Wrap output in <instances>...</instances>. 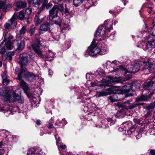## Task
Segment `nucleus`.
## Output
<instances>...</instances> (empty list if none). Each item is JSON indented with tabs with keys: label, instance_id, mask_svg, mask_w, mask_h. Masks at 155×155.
Segmentation results:
<instances>
[{
	"label": "nucleus",
	"instance_id": "nucleus-1",
	"mask_svg": "<svg viewBox=\"0 0 155 155\" xmlns=\"http://www.w3.org/2000/svg\"><path fill=\"white\" fill-rule=\"evenodd\" d=\"M19 63L20 65L21 71L18 75L17 79L20 80L21 86L22 88L25 93L29 98L32 97V94L30 93V89L27 84L23 80H22V74L26 70L25 67L27 66L29 63L27 54L24 53L20 54L19 56Z\"/></svg>",
	"mask_w": 155,
	"mask_h": 155
},
{
	"label": "nucleus",
	"instance_id": "nucleus-2",
	"mask_svg": "<svg viewBox=\"0 0 155 155\" xmlns=\"http://www.w3.org/2000/svg\"><path fill=\"white\" fill-rule=\"evenodd\" d=\"M35 40L33 44L32 45V47L36 54L38 56L43 59L49 58H52L54 57V54L51 51L47 52L46 54L43 55L42 54V51L41 48V41L39 38V35L38 34L35 35Z\"/></svg>",
	"mask_w": 155,
	"mask_h": 155
},
{
	"label": "nucleus",
	"instance_id": "nucleus-3",
	"mask_svg": "<svg viewBox=\"0 0 155 155\" xmlns=\"http://www.w3.org/2000/svg\"><path fill=\"white\" fill-rule=\"evenodd\" d=\"M100 51V48L97 47L95 42L93 40L84 55L86 57H87L88 55L91 56H96L99 54Z\"/></svg>",
	"mask_w": 155,
	"mask_h": 155
},
{
	"label": "nucleus",
	"instance_id": "nucleus-4",
	"mask_svg": "<svg viewBox=\"0 0 155 155\" xmlns=\"http://www.w3.org/2000/svg\"><path fill=\"white\" fill-rule=\"evenodd\" d=\"M136 126L134 125H132V123L130 121L123 123L120 125V130L123 129V130H127V132L128 134L131 135L134 132Z\"/></svg>",
	"mask_w": 155,
	"mask_h": 155
},
{
	"label": "nucleus",
	"instance_id": "nucleus-5",
	"mask_svg": "<svg viewBox=\"0 0 155 155\" xmlns=\"http://www.w3.org/2000/svg\"><path fill=\"white\" fill-rule=\"evenodd\" d=\"M54 11H56L58 13V10L61 12V13L65 14H68L69 12V10L67 6V5H65L64 7L63 6V4L55 5L51 8Z\"/></svg>",
	"mask_w": 155,
	"mask_h": 155
},
{
	"label": "nucleus",
	"instance_id": "nucleus-6",
	"mask_svg": "<svg viewBox=\"0 0 155 155\" xmlns=\"http://www.w3.org/2000/svg\"><path fill=\"white\" fill-rule=\"evenodd\" d=\"M13 93L10 91L8 88L4 87L0 88V95L4 96L6 101H8V99L12 96Z\"/></svg>",
	"mask_w": 155,
	"mask_h": 155
},
{
	"label": "nucleus",
	"instance_id": "nucleus-7",
	"mask_svg": "<svg viewBox=\"0 0 155 155\" xmlns=\"http://www.w3.org/2000/svg\"><path fill=\"white\" fill-rule=\"evenodd\" d=\"M95 74L97 76V77L99 79H98L96 80L99 82H102L105 83L107 82V80L106 79H104L102 77H104L105 74L104 71L101 68H99L97 71L95 72Z\"/></svg>",
	"mask_w": 155,
	"mask_h": 155
},
{
	"label": "nucleus",
	"instance_id": "nucleus-8",
	"mask_svg": "<svg viewBox=\"0 0 155 155\" xmlns=\"http://www.w3.org/2000/svg\"><path fill=\"white\" fill-rule=\"evenodd\" d=\"M105 28L103 25L100 26L95 34V36L96 37L102 36L103 39H104L107 36L105 32Z\"/></svg>",
	"mask_w": 155,
	"mask_h": 155
},
{
	"label": "nucleus",
	"instance_id": "nucleus-9",
	"mask_svg": "<svg viewBox=\"0 0 155 155\" xmlns=\"http://www.w3.org/2000/svg\"><path fill=\"white\" fill-rule=\"evenodd\" d=\"M53 24L50 22H45L40 25L39 28V34H43L45 32L50 30V27Z\"/></svg>",
	"mask_w": 155,
	"mask_h": 155
},
{
	"label": "nucleus",
	"instance_id": "nucleus-10",
	"mask_svg": "<svg viewBox=\"0 0 155 155\" xmlns=\"http://www.w3.org/2000/svg\"><path fill=\"white\" fill-rule=\"evenodd\" d=\"M115 69L116 71H119L121 72L123 74H126V80H129L131 78V75L130 74L131 73H130L129 71H128L126 68L123 67L122 66H120L118 68H116Z\"/></svg>",
	"mask_w": 155,
	"mask_h": 155
},
{
	"label": "nucleus",
	"instance_id": "nucleus-11",
	"mask_svg": "<svg viewBox=\"0 0 155 155\" xmlns=\"http://www.w3.org/2000/svg\"><path fill=\"white\" fill-rule=\"evenodd\" d=\"M8 100L10 103L16 101L21 104L23 102V99L18 94H16L14 93H13L12 96L10 98L9 97Z\"/></svg>",
	"mask_w": 155,
	"mask_h": 155
},
{
	"label": "nucleus",
	"instance_id": "nucleus-12",
	"mask_svg": "<svg viewBox=\"0 0 155 155\" xmlns=\"http://www.w3.org/2000/svg\"><path fill=\"white\" fill-rule=\"evenodd\" d=\"M140 68L139 63L131 62L130 67L129 68V72L130 73H134L138 71Z\"/></svg>",
	"mask_w": 155,
	"mask_h": 155
},
{
	"label": "nucleus",
	"instance_id": "nucleus-13",
	"mask_svg": "<svg viewBox=\"0 0 155 155\" xmlns=\"http://www.w3.org/2000/svg\"><path fill=\"white\" fill-rule=\"evenodd\" d=\"M155 47V41L153 39L149 41L146 44L143 45L142 48L144 50L147 51V50H151L152 48Z\"/></svg>",
	"mask_w": 155,
	"mask_h": 155
},
{
	"label": "nucleus",
	"instance_id": "nucleus-14",
	"mask_svg": "<svg viewBox=\"0 0 155 155\" xmlns=\"http://www.w3.org/2000/svg\"><path fill=\"white\" fill-rule=\"evenodd\" d=\"M105 90L107 92L103 91L100 92L98 95V97H102L110 94L116 93L114 92L115 90L113 87H109L108 88H106Z\"/></svg>",
	"mask_w": 155,
	"mask_h": 155
},
{
	"label": "nucleus",
	"instance_id": "nucleus-15",
	"mask_svg": "<svg viewBox=\"0 0 155 155\" xmlns=\"http://www.w3.org/2000/svg\"><path fill=\"white\" fill-rule=\"evenodd\" d=\"M24 77L26 80L32 82L36 79V76L33 73L29 72L25 73L24 74Z\"/></svg>",
	"mask_w": 155,
	"mask_h": 155
},
{
	"label": "nucleus",
	"instance_id": "nucleus-16",
	"mask_svg": "<svg viewBox=\"0 0 155 155\" xmlns=\"http://www.w3.org/2000/svg\"><path fill=\"white\" fill-rule=\"evenodd\" d=\"M107 78L108 79L107 80V82L108 81L110 83L113 84L115 83H119L121 82V81L119 78L116 77H113L112 76L109 75L107 76Z\"/></svg>",
	"mask_w": 155,
	"mask_h": 155
},
{
	"label": "nucleus",
	"instance_id": "nucleus-17",
	"mask_svg": "<svg viewBox=\"0 0 155 155\" xmlns=\"http://www.w3.org/2000/svg\"><path fill=\"white\" fill-rule=\"evenodd\" d=\"M9 21L10 22V23H6L4 25V26L6 30L8 29L11 25L15 27L17 25V23L15 21V18H14L13 17H12Z\"/></svg>",
	"mask_w": 155,
	"mask_h": 155
},
{
	"label": "nucleus",
	"instance_id": "nucleus-18",
	"mask_svg": "<svg viewBox=\"0 0 155 155\" xmlns=\"http://www.w3.org/2000/svg\"><path fill=\"white\" fill-rule=\"evenodd\" d=\"M152 95V94H150L148 96L142 95L140 97H137L135 101L137 102L147 101L148 99H149L151 97Z\"/></svg>",
	"mask_w": 155,
	"mask_h": 155
},
{
	"label": "nucleus",
	"instance_id": "nucleus-19",
	"mask_svg": "<svg viewBox=\"0 0 155 155\" xmlns=\"http://www.w3.org/2000/svg\"><path fill=\"white\" fill-rule=\"evenodd\" d=\"M6 0H0V8L3 10H8L11 8L10 5L6 4L5 1Z\"/></svg>",
	"mask_w": 155,
	"mask_h": 155
},
{
	"label": "nucleus",
	"instance_id": "nucleus-20",
	"mask_svg": "<svg viewBox=\"0 0 155 155\" xmlns=\"http://www.w3.org/2000/svg\"><path fill=\"white\" fill-rule=\"evenodd\" d=\"M104 25L107 28L109 32H110L112 29L113 22L112 19H108L105 21L104 22Z\"/></svg>",
	"mask_w": 155,
	"mask_h": 155
},
{
	"label": "nucleus",
	"instance_id": "nucleus-21",
	"mask_svg": "<svg viewBox=\"0 0 155 155\" xmlns=\"http://www.w3.org/2000/svg\"><path fill=\"white\" fill-rule=\"evenodd\" d=\"M131 84V90L133 91H135L136 90L140 88V83L137 81H134Z\"/></svg>",
	"mask_w": 155,
	"mask_h": 155
},
{
	"label": "nucleus",
	"instance_id": "nucleus-22",
	"mask_svg": "<svg viewBox=\"0 0 155 155\" xmlns=\"http://www.w3.org/2000/svg\"><path fill=\"white\" fill-rule=\"evenodd\" d=\"M25 45V42L24 40L17 41V50L20 51H21L24 48Z\"/></svg>",
	"mask_w": 155,
	"mask_h": 155
},
{
	"label": "nucleus",
	"instance_id": "nucleus-23",
	"mask_svg": "<svg viewBox=\"0 0 155 155\" xmlns=\"http://www.w3.org/2000/svg\"><path fill=\"white\" fill-rule=\"evenodd\" d=\"M49 13L50 15L49 16V19L50 20H52L54 18L58 16V14L56 11H54L52 9L49 11Z\"/></svg>",
	"mask_w": 155,
	"mask_h": 155
},
{
	"label": "nucleus",
	"instance_id": "nucleus-24",
	"mask_svg": "<svg viewBox=\"0 0 155 155\" xmlns=\"http://www.w3.org/2000/svg\"><path fill=\"white\" fill-rule=\"evenodd\" d=\"M27 5L26 2L19 1L16 3L17 7L19 8H25Z\"/></svg>",
	"mask_w": 155,
	"mask_h": 155
},
{
	"label": "nucleus",
	"instance_id": "nucleus-25",
	"mask_svg": "<svg viewBox=\"0 0 155 155\" xmlns=\"http://www.w3.org/2000/svg\"><path fill=\"white\" fill-rule=\"evenodd\" d=\"M100 51L99 52V54L100 55H104L107 54L108 51V49L107 48V46L104 45H102V46L100 49Z\"/></svg>",
	"mask_w": 155,
	"mask_h": 155
},
{
	"label": "nucleus",
	"instance_id": "nucleus-26",
	"mask_svg": "<svg viewBox=\"0 0 155 155\" xmlns=\"http://www.w3.org/2000/svg\"><path fill=\"white\" fill-rule=\"evenodd\" d=\"M105 121H106V122H107L108 124H109L110 125L114 124V122H112L111 121H108V120L107 119L103 120L101 122V124H100L98 125L97 124H96V127H102V125H104L105 126H106V124L104 123V122Z\"/></svg>",
	"mask_w": 155,
	"mask_h": 155
},
{
	"label": "nucleus",
	"instance_id": "nucleus-27",
	"mask_svg": "<svg viewBox=\"0 0 155 155\" xmlns=\"http://www.w3.org/2000/svg\"><path fill=\"white\" fill-rule=\"evenodd\" d=\"M153 84V82L152 81L145 82L143 84L144 88L145 89L148 90L152 87Z\"/></svg>",
	"mask_w": 155,
	"mask_h": 155
},
{
	"label": "nucleus",
	"instance_id": "nucleus-28",
	"mask_svg": "<svg viewBox=\"0 0 155 155\" xmlns=\"http://www.w3.org/2000/svg\"><path fill=\"white\" fill-rule=\"evenodd\" d=\"M122 90L125 93H128L131 90V84H127L122 87Z\"/></svg>",
	"mask_w": 155,
	"mask_h": 155
},
{
	"label": "nucleus",
	"instance_id": "nucleus-29",
	"mask_svg": "<svg viewBox=\"0 0 155 155\" xmlns=\"http://www.w3.org/2000/svg\"><path fill=\"white\" fill-rule=\"evenodd\" d=\"M4 41H5V40H7V41H11L13 42L14 41L13 40V36L12 35H11L7 33L6 34L5 37Z\"/></svg>",
	"mask_w": 155,
	"mask_h": 155
},
{
	"label": "nucleus",
	"instance_id": "nucleus-30",
	"mask_svg": "<svg viewBox=\"0 0 155 155\" xmlns=\"http://www.w3.org/2000/svg\"><path fill=\"white\" fill-rule=\"evenodd\" d=\"M153 64H150L149 63H146L144 65L143 67V70H148V71L150 72V70L152 68Z\"/></svg>",
	"mask_w": 155,
	"mask_h": 155
},
{
	"label": "nucleus",
	"instance_id": "nucleus-31",
	"mask_svg": "<svg viewBox=\"0 0 155 155\" xmlns=\"http://www.w3.org/2000/svg\"><path fill=\"white\" fill-rule=\"evenodd\" d=\"M6 47L8 50L12 49L14 47L13 42L9 41H7L6 45Z\"/></svg>",
	"mask_w": 155,
	"mask_h": 155
},
{
	"label": "nucleus",
	"instance_id": "nucleus-32",
	"mask_svg": "<svg viewBox=\"0 0 155 155\" xmlns=\"http://www.w3.org/2000/svg\"><path fill=\"white\" fill-rule=\"evenodd\" d=\"M144 104V103H143L133 104H132L129 105L128 107L130 109H133L137 106L139 107L140 105H143Z\"/></svg>",
	"mask_w": 155,
	"mask_h": 155
},
{
	"label": "nucleus",
	"instance_id": "nucleus-33",
	"mask_svg": "<svg viewBox=\"0 0 155 155\" xmlns=\"http://www.w3.org/2000/svg\"><path fill=\"white\" fill-rule=\"evenodd\" d=\"M41 149L39 147L36 148L34 152L31 153V155H38V154L39 155L40 154L39 152L41 151ZM27 155H30L29 153H27Z\"/></svg>",
	"mask_w": 155,
	"mask_h": 155
},
{
	"label": "nucleus",
	"instance_id": "nucleus-34",
	"mask_svg": "<svg viewBox=\"0 0 155 155\" xmlns=\"http://www.w3.org/2000/svg\"><path fill=\"white\" fill-rule=\"evenodd\" d=\"M41 0H33L32 5L33 7L37 8L40 5Z\"/></svg>",
	"mask_w": 155,
	"mask_h": 155
},
{
	"label": "nucleus",
	"instance_id": "nucleus-35",
	"mask_svg": "<svg viewBox=\"0 0 155 155\" xmlns=\"http://www.w3.org/2000/svg\"><path fill=\"white\" fill-rule=\"evenodd\" d=\"M25 17V13L21 11L19 12L18 18L19 19L22 20L24 19Z\"/></svg>",
	"mask_w": 155,
	"mask_h": 155
},
{
	"label": "nucleus",
	"instance_id": "nucleus-36",
	"mask_svg": "<svg viewBox=\"0 0 155 155\" xmlns=\"http://www.w3.org/2000/svg\"><path fill=\"white\" fill-rule=\"evenodd\" d=\"M155 107V101L153 103H150L146 107L147 109L150 110Z\"/></svg>",
	"mask_w": 155,
	"mask_h": 155
},
{
	"label": "nucleus",
	"instance_id": "nucleus-37",
	"mask_svg": "<svg viewBox=\"0 0 155 155\" xmlns=\"http://www.w3.org/2000/svg\"><path fill=\"white\" fill-rule=\"evenodd\" d=\"M35 24L37 25H38L40 24L42 21L41 20L38 18V16H37V15H36L35 16Z\"/></svg>",
	"mask_w": 155,
	"mask_h": 155
},
{
	"label": "nucleus",
	"instance_id": "nucleus-38",
	"mask_svg": "<svg viewBox=\"0 0 155 155\" xmlns=\"http://www.w3.org/2000/svg\"><path fill=\"white\" fill-rule=\"evenodd\" d=\"M153 27L151 29V32L152 35L155 36V17L153 19Z\"/></svg>",
	"mask_w": 155,
	"mask_h": 155
},
{
	"label": "nucleus",
	"instance_id": "nucleus-39",
	"mask_svg": "<svg viewBox=\"0 0 155 155\" xmlns=\"http://www.w3.org/2000/svg\"><path fill=\"white\" fill-rule=\"evenodd\" d=\"M41 2H42V4L41 6L42 9H45V5L48 3V0H41Z\"/></svg>",
	"mask_w": 155,
	"mask_h": 155
},
{
	"label": "nucleus",
	"instance_id": "nucleus-40",
	"mask_svg": "<svg viewBox=\"0 0 155 155\" xmlns=\"http://www.w3.org/2000/svg\"><path fill=\"white\" fill-rule=\"evenodd\" d=\"M70 29V26L69 25H67L64 26L61 30V31L63 33H64L65 31L66 32L68 31Z\"/></svg>",
	"mask_w": 155,
	"mask_h": 155
},
{
	"label": "nucleus",
	"instance_id": "nucleus-41",
	"mask_svg": "<svg viewBox=\"0 0 155 155\" xmlns=\"http://www.w3.org/2000/svg\"><path fill=\"white\" fill-rule=\"evenodd\" d=\"M26 29L25 27H23L19 31L20 35L24 34L26 31Z\"/></svg>",
	"mask_w": 155,
	"mask_h": 155
},
{
	"label": "nucleus",
	"instance_id": "nucleus-42",
	"mask_svg": "<svg viewBox=\"0 0 155 155\" xmlns=\"http://www.w3.org/2000/svg\"><path fill=\"white\" fill-rule=\"evenodd\" d=\"M4 145V143L2 142H0V155H3L4 150L1 149L2 147Z\"/></svg>",
	"mask_w": 155,
	"mask_h": 155
},
{
	"label": "nucleus",
	"instance_id": "nucleus-43",
	"mask_svg": "<svg viewBox=\"0 0 155 155\" xmlns=\"http://www.w3.org/2000/svg\"><path fill=\"white\" fill-rule=\"evenodd\" d=\"M89 82H90V84L91 87H94L98 85V83L96 81H91L90 82V81L89 82H87L88 84H89Z\"/></svg>",
	"mask_w": 155,
	"mask_h": 155
},
{
	"label": "nucleus",
	"instance_id": "nucleus-44",
	"mask_svg": "<svg viewBox=\"0 0 155 155\" xmlns=\"http://www.w3.org/2000/svg\"><path fill=\"white\" fill-rule=\"evenodd\" d=\"M61 19L60 18H59L57 20L54 21V23L56 25L60 26L61 24Z\"/></svg>",
	"mask_w": 155,
	"mask_h": 155
},
{
	"label": "nucleus",
	"instance_id": "nucleus-45",
	"mask_svg": "<svg viewBox=\"0 0 155 155\" xmlns=\"http://www.w3.org/2000/svg\"><path fill=\"white\" fill-rule=\"evenodd\" d=\"M35 27L34 26H32L30 29L29 33L31 35H33L35 31Z\"/></svg>",
	"mask_w": 155,
	"mask_h": 155
},
{
	"label": "nucleus",
	"instance_id": "nucleus-46",
	"mask_svg": "<svg viewBox=\"0 0 155 155\" xmlns=\"http://www.w3.org/2000/svg\"><path fill=\"white\" fill-rule=\"evenodd\" d=\"M117 106L119 108H123L125 107V105H124V103H117L116 104Z\"/></svg>",
	"mask_w": 155,
	"mask_h": 155
},
{
	"label": "nucleus",
	"instance_id": "nucleus-47",
	"mask_svg": "<svg viewBox=\"0 0 155 155\" xmlns=\"http://www.w3.org/2000/svg\"><path fill=\"white\" fill-rule=\"evenodd\" d=\"M9 82V80L7 78L5 79H3V83L5 85H8Z\"/></svg>",
	"mask_w": 155,
	"mask_h": 155
},
{
	"label": "nucleus",
	"instance_id": "nucleus-48",
	"mask_svg": "<svg viewBox=\"0 0 155 155\" xmlns=\"http://www.w3.org/2000/svg\"><path fill=\"white\" fill-rule=\"evenodd\" d=\"M0 110L1 111H4V112H8L9 114H10V113H12L11 110H6L4 107H1L0 108Z\"/></svg>",
	"mask_w": 155,
	"mask_h": 155
},
{
	"label": "nucleus",
	"instance_id": "nucleus-49",
	"mask_svg": "<svg viewBox=\"0 0 155 155\" xmlns=\"http://www.w3.org/2000/svg\"><path fill=\"white\" fill-rule=\"evenodd\" d=\"M32 9L31 8H27L25 11V13L27 15H29L31 13V12Z\"/></svg>",
	"mask_w": 155,
	"mask_h": 155
},
{
	"label": "nucleus",
	"instance_id": "nucleus-50",
	"mask_svg": "<svg viewBox=\"0 0 155 155\" xmlns=\"http://www.w3.org/2000/svg\"><path fill=\"white\" fill-rule=\"evenodd\" d=\"M52 6V3H48V4L45 5V8H46L47 9H48L50 8Z\"/></svg>",
	"mask_w": 155,
	"mask_h": 155
},
{
	"label": "nucleus",
	"instance_id": "nucleus-51",
	"mask_svg": "<svg viewBox=\"0 0 155 155\" xmlns=\"http://www.w3.org/2000/svg\"><path fill=\"white\" fill-rule=\"evenodd\" d=\"M55 137L56 140V144H57V146H58V143L59 142V137H58V134H56L55 135Z\"/></svg>",
	"mask_w": 155,
	"mask_h": 155
},
{
	"label": "nucleus",
	"instance_id": "nucleus-52",
	"mask_svg": "<svg viewBox=\"0 0 155 155\" xmlns=\"http://www.w3.org/2000/svg\"><path fill=\"white\" fill-rule=\"evenodd\" d=\"M21 35H20V34H18L17 35V38L16 39V41H20L19 40L21 39V37L20 36Z\"/></svg>",
	"mask_w": 155,
	"mask_h": 155
},
{
	"label": "nucleus",
	"instance_id": "nucleus-53",
	"mask_svg": "<svg viewBox=\"0 0 155 155\" xmlns=\"http://www.w3.org/2000/svg\"><path fill=\"white\" fill-rule=\"evenodd\" d=\"M52 38L54 39V40H56L57 41H58L59 40V37L58 36H55L54 35L52 36Z\"/></svg>",
	"mask_w": 155,
	"mask_h": 155
},
{
	"label": "nucleus",
	"instance_id": "nucleus-54",
	"mask_svg": "<svg viewBox=\"0 0 155 155\" xmlns=\"http://www.w3.org/2000/svg\"><path fill=\"white\" fill-rule=\"evenodd\" d=\"M150 153V155H155V150H151Z\"/></svg>",
	"mask_w": 155,
	"mask_h": 155
},
{
	"label": "nucleus",
	"instance_id": "nucleus-55",
	"mask_svg": "<svg viewBox=\"0 0 155 155\" xmlns=\"http://www.w3.org/2000/svg\"><path fill=\"white\" fill-rule=\"evenodd\" d=\"M5 51V48L4 47H2L1 49V51L0 52V54H3Z\"/></svg>",
	"mask_w": 155,
	"mask_h": 155
},
{
	"label": "nucleus",
	"instance_id": "nucleus-56",
	"mask_svg": "<svg viewBox=\"0 0 155 155\" xmlns=\"http://www.w3.org/2000/svg\"><path fill=\"white\" fill-rule=\"evenodd\" d=\"M152 7H147V10L148 12L150 13H151L152 12Z\"/></svg>",
	"mask_w": 155,
	"mask_h": 155
},
{
	"label": "nucleus",
	"instance_id": "nucleus-57",
	"mask_svg": "<svg viewBox=\"0 0 155 155\" xmlns=\"http://www.w3.org/2000/svg\"><path fill=\"white\" fill-rule=\"evenodd\" d=\"M53 2L55 4H58L61 2L62 0H52Z\"/></svg>",
	"mask_w": 155,
	"mask_h": 155
},
{
	"label": "nucleus",
	"instance_id": "nucleus-58",
	"mask_svg": "<svg viewBox=\"0 0 155 155\" xmlns=\"http://www.w3.org/2000/svg\"><path fill=\"white\" fill-rule=\"evenodd\" d=\"M121 113V112L120 111H119V112H117V117L120 118L123 117H124L123 115V116H122L121 115H120H120H121V114H120Z\"/></svg>",
	"mask_w": 155,
	"mask_h": 155
},
{
	"label": "nucleus",
	"instance_id": "nucleus-59",
	"mask_svg": "<svg viewBox=\"0 0 155 155\" xmlns=\"http://www.w3.org/2000/svg\"><path fill=\"white\" fill-rule=\"evenodd\" d=\"M2 77L3 79H5L7 78L5 73H3V74L2 75Z\"/></svg>",
	"mask_w": 155,
	"mask_h": 155
},
{
	"label": "nucleus",
	"instance_id": "nucleus-60",
	"mask_svg": "<svg viewBox=\"0 0 155 155\" xmlns=\"http://www.w3.org/2000/svg\"><path fill=\"white\" fill-rule=\"evenodd\" d=\"M109 99L112 102H114L116 100L115 99H113V97L112 96L109 97Z\"/></svg>",
	"mask_w": 155,
	"mask_h": 155
},
{
	"label": "nucleus",
	"instance_id": "nucleus-61",
	"mask_svg": "<svg viewBox=\"0 0 155 155\" xmlns=\"http://www.w3.org/2000/svg\"><path fill=\"white\" fill-rule=\"evenodd\" d=\"M8 55L9 56H13L14 55V52L13 51H10L8 53Z\"/></svg>",
	"mask_w": 155,
	"mask_h": 155
},
{
	"label": "nucleus",
	"instance_id": "nucleus-62",
	"mask_svg": "<svg viewBox=\"0 0 155 155\" xmlns=\"http://www.w3.org/2000/svg\"><path fill=\"white\" fill-rule=\"evenodd\" d=\"M44 9H41V8H40V10H39L38 11V12H37V14L38 15H37V16H39V14L43 10H44Z\"/></svg>",
	"mask_w": 155,
	"mask_h": 155
},
{
	"label": "nucleus",
	"instance_id": "nucleus-63",
	"mask_svg": "<svg viewBox=\"0 0 155 155\" xmlns=\"http://www.w3.org/2000/svg\"><path fill=\"white\" fill-rule=\"evenodd\" d=\"M122 2H124V5H125L127 3H128V1L127 0H121Z\"/></svg>",
	"mask_w": 155,
	"mask_h": 155
},
{
	"label": "nucleus",
	"instance_id": "nucleus-64",
	"mask_svg": "<svg viewBox=\"0 0 155 155\" xmlns=\"http://www.w3.org/2000/svg\"><path fill=\"white\" fill-rule=\"evenodd\" d=\"M60 147L62 149H64L66 148V146L65 145H61Z\"/></svg>",
	"mask_w": 155,
	"mask_h": 155
}]
</instances>
